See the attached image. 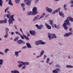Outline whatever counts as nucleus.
I'll return each mask as SVG.
<instances>
[{
    "instance_id": "nucleus-60",
    "label": "nucleus",
    "mask_w": 73,
    "mask_h": 73,
    "mask_svg": "<svg viewBox=\"0 0 73 73\" xmlns=\"http://www.w3.org/2000/svg\"><path fill=\"white\" fill-rule=\"evenodd\" d=\"M68 58H70V56H68Z\"/></svg>"
},
{
    "instance_id": "nucleus-3",
    "label": "nucleus",
    "mask_w": 73,
    "mask_h": 73,
    "mask_svg": "<svg viewBox=\"0 0 73 73\" xmlns=\"http://www.w3.org/2000/svg\"><path fill=\"white\" fill-rule=\"evenodd\" d=\"M61 9L60 8H59L58 9L56 10L55 11H54L52 13V14H54L55 13H57L59 12V14L60 16H61L62 17H64V14L62 12H60V10Z\"/></svg>"
},
{
    "instance_id": "nucleus-39",
    "label": "nucleus",
    "mask_w": 73,
    "mask_h": 73,
    "mask_svg": "<svg viewBox=\"0 0 73 73\" xmlns=\"http://www.w3.org/2000/svg\"><path fill=\"white\" fill-rule=\"evenodd\" d=\"M15 33H16V34H17V35H19L20 36L21 35V34H20V33H19V32L17 31H16L15 32Z\"/></svg>"
},
{
    "instance_id": "nucleus-45",
    "label": "nucleus",
    "mask_w": 73,
    "mask_h": 73,
    "mask_svg": "<svg viewBox=\"0 0 73 73\" xmlns=\"http://www.w3.org/2000/svg\"><path fill=\"white\" fill-rule=\"evenodd\" d=\"M20 31H21V32H22L23 35V34H24V33H23V31L22 30V29L21 28H20Z\"/></svg>"
},
{
    "instance_id": "nucleus-20",
    "label": "nucleus",
    "mask_w": 73,
    "mask_h": 73,
    "mask_svg": "<svg viewBox=\"0 0 73 73\" xmlns=\"http://www.w3.org/2000/svg\"><path fill=\"white\" fill-rule=\"evenodd\" d=\"M67 19L68 20H69L73 22V18H71V17H68L67 18Z\"/></svg>"
},
{
    "instance_id": "nucleus-25",
    "label": "nucleus",
    "mask_w": 73,
    "mask_h": 73,
    "mask_svg": "<svg viewBox=\"0 0 73 73\" xmlns=\"http://www.w3.org/2000/svg\"><path fill=\"white\" fill-rule=\"evenodd\" d=\"M45 14L44 13H43L41 15V16L39 18V19H40L41 18H42L43 17L45 16Z\"/></svg>"
},
{
    "instance_id": "nucleus-42",
    "label": "nucleus",
    "mask_w": 73,
    "mask_h": 73,
    "mask_svg": "<svg viewBox=\"0 0 73 73\" xmlns=\"http://www.w3.org/2000/svg\"><path fill=\"white\" fill-rule=\"evenodd\" d=\"M70 2L73 4V5H71V7H73V0H71Z\"/></svg>"
},
{
    "instance_id": "nucleus-28",
    "label": "nucleus",
    "mask_w": 73,
    "mask_h": 73,
    "mask_svg": "<svg viewBox=\"0 0 73 73\" xmlns=\"http://www.w3.org/2000/svg\"><path fill=\"white\" fill-rule=\"evenodd\" d=\"M23 35L24 37L26 39V40H29V39L28 37L27 36H25V35H24V34H23Z\"/></svg>"
},
{
    "instance_id": "nucleus-23",
    "label": "nucleus",
    "mask_w": 73,
    "mask_h": 73,
    "mask_svg": "<svg viewBox=\"0 0 73 73\" xmlns=\"http://www.w3.org/2000/svg\"><path fill=\"white\" fill-rule=\"evenodd\" d=\"M22 63L23 64V65L25 66H26V65H29V62H22Z\"/></svg>"
},
{
    "instance_id": "nucleus-62",
    "label": "nucleus",
    "mask_w": 73,
    "mask_h": 73,
    "mask_svg": "<svg viewBox=\"0 0 73 73\" xmlns=\"http://www.w3.org/2000/svg\"><path fill=\"white\" fill-rule=\"evenodd\" d=\"M18 52H19H19H21V51H19Z\"/></svg>"
},
{
    "instance_id": "nucleus-55",
    "label": "nucleus",
    "mask_w": 73,
    "mask_h": 73,
    "mask_svg": "<svg viewBox=\"0 0 73 73\" xmlns=\"http://www.w3.org/2000/svg\"><path fill=\"white\" fill-rule=\"evenodd\" d=\"M13 34H14V32H12L11 33V35H13Z\"/></svg>"
},
{
    "instance_id": "nucleus-7",
    "label": "nucleus",
    "mask_w": 73,
    "mask_h": 73,
    "mask_svg": "<svg viewBox=\"0 0 73 73\" xmlns=\"http://www.w3.org/2000/svg\"><path fill=\"white\" fill-rule=\"evenodd\" d=\"M5 29H6L5 31H6V33L4 37L5 38H7V37L8 36V32L9 31V29H8V28H6Z\"/></svg>"
},
{
    "instance_id": "nucleus-64",
    "label": "nucleus",
    "mask_w": 73,
    "mask_h": 73,
    "mask_svg": "<svg viewBox=\"0 0 73 73\" xmlns=\"http://www.w3.org/2000/svg\"><path fill=\"white\" fill-rule=\"evenodd\" d=\"M1 38H0V41H1Z\"/></svg>"
},
{
    "instance_id": "nucleus-63",
    "label": "nucleus",
    "mask_w": 73,
    "mask_h": 73,
    "mask_svg": "<svg viewBox=\"0 0 73 73\" xmlns=\"http://www.w3.org/2000/svg\"><path fill=\"white\" fill-rule=\"evenodd\" d=\"M44 60H42V61H41V62H44Z\"/></svg>"
},
{
    "instance_id": "nucleus-41",
    "label": "nucleus",
    "mask_w": 73,
    "mask_h": 73,
    "mask_svg": "<svg viewBox=\"0 0 73 73\" xmlns=\"http://www.w3.org/2000/svg\"><path fill=\"white\" fill-rule=\"evenodd\" d=\"M4 20H0V24H3V23H4Z\"/></svg>"
},
{
    "instance_id": "nucleus-38",
    "label": "nucleus",
    "mask_w": 73,
    "mask_h": 73,
    "mask_svg": "<svg viewBox=\"0 0 73 73\" xmlns=\"http://www.w3.org/2000/svg\"><path fill=\"white\" fill-rule=\"evenodd\" d=\"M49 60H50V59H49V58H47L46 62L47 63H48V62H49Z\"/></svg>"
},
{
    "instance_id": "nucleus-2",
    "label": "nucleus",
    "mask_w": 73,
    "mask_h": 73,
    "mask_svg": "<svg viewBox=\"0 0 73 73\" xmlns=\"http://www.w3.org/2000/svg\"><path fill=\"white\" fill-rule=\"evenodd\" d=\"M14 16V15H11L10 17V15L9 14L7 15V18L9 19V24H13V21H15V19L13 18V16Z\"/></svg>"
},
{
    "instance_id": "nucleus-8",
    "label": "nucleus",
    "mask_w": 73,
    "mask_h": 73,
    "mask_svg": "<svg viewBox=\"0 0 73 73\" xmlns=\"http://www.w3.org/2000/svg\"><path fill=\"white\" fill-rule=\"evenodd\" d=\"M25 3L27 5H30L31 3L30 1L26 0V1L25 0Z\"/></svg>"
},
{
    "instance_id": "nucleus-22",
    "label": "nucleus",
    "mask_w": 73,
    "mask_h": 73,
    "mask_svg": "<svg viewBox=\"0 0 73 73\" xmlns=\"http://www.w3.org/2000/svg\"><path fill=\"white\" fill-rule=\"evenodd\" d=\"M21 6H22V7L23 8V11H25V8H24V7H25V4H24V3L21 4Z\"/></svg>"
},
{
    "instance_id": "nucleus-31",
    "label": "nucleus",
    "mask_w": 73,
    "mask_h": 73,
    "mask_svg": "<svg viewBox=\"0 0 73 73\" xmlns=\"http://www.w3.org/2000/svg\"><path fill=\"white\" fill-rule=\"evenodd\" d=\"M35 45H38L39 44H40V43H39V41H37L35 42Z\"/></svg>"
},
{
    "instance_id": "nucleus-12",
    "label": "nucleus",
    "mask_w": 73,
    "mask_h": 73,
    "mask_svg": "<svg viewBox=\"0 0 73 73\" xmlns=\"http://www.w3.org/2000/svg\"><path fill=\"white\" fill-rule=\"evenodd\" d=\"M62 25L63 28H64V29H65V30H67V29H68V27H67L66 26V23H64Z\"/></svg>"
},
{
    "instance_id": "nucleus-53",
    "label": "nucleus",
    "mask_w": 73,
    "mask_h": 73,
    "mask_svg": "<svg viewBox=\"0 0 73 73\" xmlns=\"http://www.w3.org/2000/svg\"><path fill=\"white\" fill-rule=\"evenodd\" d=\"M25 66H23V68H22V69H25Z\"/></svg>"
},
{
    "instance_id": "nucleus-47",
    "label": "nucleus",
    "mask_w": 73,
    "mask_h": 73,
    "mask_svg": "<svg viewBox=\"0 0 73 73\" xmlns=\"http://www.w3.org/2000/svg\"><path fill=\"white\" fill-rule=\"evenodd\" d=\"M22 62H23L19 61H18V63H19V64H22Z\"/></svg>"
},
{
    "instance_id": "nucleus-11",
    "label": "nucleus",
    "mask_w": 73,
    "mask_h": 73,
    "mask_svg": "<svg viewBox=\"0 0 73 73\" xmlns=\"http://www.w3.org/2000/svg\"><path fill=\"white\" fill-rule=\"evenodd\" d=\"M60 71V69L58 68H56L55 69V70H53L52 71V73H58V72Z\"/></svg>"
},
{
    "instance_id": "nucleus-32",
    "label": "nucleus",
    "mask_w": 73,
    "mask_h": 73,
    "mask_svg": "<svg viewBox=\"0 0 73 73\" xmlns=\"http://www.w3.org/2000/svg\"><path fill=\"white\" fill-rule=\"evenodd\" d=\"M3 63V60L2 59L0 60V65H2Z\"/></svg>"
},
{
    "instance_id": "nucleus-10",
    "label": "nucleus",
    "mask_w": 73,
    "mask_h": 73,
    "mask_svg": "<svg viewBox=\"0 0 73 73\" xmlns=\"http://www.w3.org/2000/svg\"><path fill=\"white\" fill-rule=\"evenodd\" d=\"M73 35V33L71 32H70L68 33H66V34L64 35V36L65 37H68V36H69L70 35Z\"/></svg>"
},
{
    "instance_id": "nucleus-29",
    "label": "nucleus",
    "mask_w": 73,
    "mask_h": 73,
    "mask_svg": "<svg viewBox=\"0 0 73 73\" xmlns=\"http://www.w3.org/2000/svg\"><path fill=\"white\" fill-rule=\"evenodd\" d=\"M3 0H0V6L1 7L3 5Z\"/></svg>"
},
{
    "instance_id": "nucleus-9",
    "label": "nucleus",
    "mask_w": 73,
    "mask_h": 73,
    "mask_svg": "<svg viewBox=\"0 0 73 73\" xmlns=\"http://www.w3.org/2000/svg\"><path fill=\"white\" fill-rule=\"evenodd\" d=\"M46 11L50 13H52V9H51L47 7L46 8Z\"/></svg>"
},
{
    "instance_id": "nucleus-59",
    "label": "nucleus",
    "mask_w": 73,
    "mask_h": 73,
    "mask_svg": "<svg viewBox=\"0 0 73 73\" xmlns=\"http://www.w3.org/2000/svg\"><path fill=\"white\" fill-rule=\"evenodd\" d=\"M29 36H30V34H28V37H29Z\"/></svg>"
},
{
    "instance_id": "nucleus-51",
    "label": "nucleus",
    "mask_w": 73,
    "mask_h": 73,
    "mask_svg": "<svg viewBox=\"0 0 73 73\" xmlns=\"http://www.w3.org/2000/svg\"><path fill=\"white\" fill-rule=\"evenodd\" d=\"M54 27H55V28H57V27H58V26H57L56 25V24H54Z\"/></svg>"
},
{
    "instance_id": "nucleus-54",
    "label": "nucleus",
    "mask_w": 73,
    "mask_h": 73,
    "mask_svg": "<svg viewBox=\"0 0 73 73\" xmlns=\"http://www.w3.org/2000/svg\"><path fill=\"white\" fill-rule=\"evenodd\" d=\"M72 28H70V29H69V31H72Z\"/></svg>"
},
{
    "instance_id": "nucleus-44",
    "label": "nucleus",
    "mask_w": 73,
    "mask_h": 73,
    "mask_svg": "<svg viewBox=\"0 0 73 73\" xmlns=\"http://www.w3.org/2000/svg\"><path fill=\"white\" fill-rule=\"evenodd\" d=\"M20 36H21V37L22 39H24V37L23 36L21 35H21Z\"/></svg>"
},
{
    "instance_id": "nucleus-43",
    "label": "nucleus",
    "mask_w": 73,
    "mask_h": 73,
    "mask_svg": "<svg viewBox=\"0 0 73 73\" xmlns=\"http://www.w3.org/2000/svg\"><path fill=\"white\" fill-rule=\"evenodd\" d=\"M9 9V8H8V7H7L5 9V13L7 12V11Z\"/></svg>"
},
{
    "instance_id": "nucleus-56",
    "label": "nucleus",
    "mask_w": 73,
    "mask_h": 73,
    "mask_svg": "<svg viewBox=\"0 0 73 73\" xmlns=\"http://www.w3.org/2000/svg\"><path fill=\"white\" fill-rule=\"evenodd\" d=\"M14 27L16 28V29H17V27H16V25H15Z\"/></svg>"
},
{
    "instance_id": "nucleus-49",
    "label": "nucleus",
    "mask_w": 73,
    "mask_h": 73,
    "mask_svg": "<svg viewBox=\"0 0 73 73\" xmlns=\"http://www.w3.org/2000/svg\"><path fill=\"white\" fill-rule=\"evenodd\" d=\"M0 54H2V55H4V54L3 52L0 51Z\"/></svg>"
},
{
    "instance_id": "nucleus-18",
    "label": "nucleus",
    "mask_w": 73,
    "mask_h": 73,
    "mask_svg": "<svg viewBox=\"0 0 73 73\" xmlns=\"http://www.w3.org/2000/svg\"><path fill=\"white\" fill-rule=\"evenodd\" d=\"M38 17H39V15H37L33 19V21H36V20H37V19H38Z\"/></svg>"
},
{
    "instance_id": "nucleus-33",
    "label": "nucleus",
    "mask_w": 73,
    "mask_h": 73,
    "mask_svg": "<svg viewBox=\"0 0 73 73\" xmlns=\"http://www.w3.org/2000/svg\"><path fill=\"white\" fill-rule=\"evenodd\" d=\"M19 39V37H16L14 39V41H16Z\"/></svg>"
},
{
    "instance_id": "nucleus-36",
    "label": "nucleus",
    "mask_w": 73,
    "mask_h": 73,
    "mask_svg": "<svg viewBox=\"0 0 73 73\" xmlns=\"http://www.w3.org/2000/svg\"><path fill=\"white\" fill-rule=\"evenodd\" d=\"M21 66H23V64H19L18 65V67H19V68H21Z\"/></svg>"
},
{
    "instance_id": "nucleus-6",
    "label": "nucleus",
    "mask_w": 73,
    "mask_h": 73,
    "mask_svg": "<svg viewBox=\"0 0 73 73\" xmlns=\"http://www.w3.org/2000/svg\"><path fill=\"white\" fill-rule=\"evenodd\" d=\"M17 42V43L18 44H24L25 43V42L21 40H18Z\"/></svg>"
},
{
    "instance_id": "nucleus-61",
    "label": "nucleus",
    "mask_w": 73,
    "mask_h": 73,
    "mask_svg": "<svg viewBox=\"0 0 73 73\" xmlns=\"http://www.w3.org/2000/svg\"><path fill=\"white\" fill-rule=\"evenodd\" d=\"M33 54H34V55H36V54L35 53H33Z\"/></svg>"
},
{
    "instance_id": "nucleus-26",
    "label": "nucleus",
    "mask_w": 73,
    "mask_h": 73,
    "mask_svg": "<svg viewBox=\"0 0 73 73\" xmlns=\"http://www.w3.org/2000/svg\"><path fill=\"white\" fill-rule=\"evenodd\" d=\"M11 73H19V72L18 71H17L16 70H14V71H12L11 72Z\"/></svg>"
},
{
    "instance_id": "nucleus-24",
    "label": "nucleus",
    "mask_w": 73,
    "mask_h": 73,
    "mask_svg": "<svg viewBox=\"0 0 73 73\" xmlns=\"http://www.w3.org/2000/svg\"><path fill=\"white\" fill-rule=\"evenodd\" d=\"M38 41L39 44H45V42H42L41 40H39Z\"/></svg>"
},
{
    "instance_id": "nucleus-34",
    "label": "nucleus",
    "mask_w": 73,
    "mask_h": 73,
    "mask_svg": "<svg viewBox=\"0 0 73 73\" xmlns=\"http://www.w3.org/2000/svg\"><path fill=\"white\" fill-rule=\"evenodd\" d=\"M20 0H15V1L16 3H20Z\"/></svg>"
},
{
    "instance_id": "nucleus-19",
    "label": "nucleus",
    "mask_w": 73,
    "mask_h": 73,
    "mask_svg": "<svg viewBox=\"0 0 73 73\" xmlns=\"http://www.w3.org/2000/svg\"><path fill=\"white\" fill-rule=\"evenodd\" d=\"M27 46L28 48H32V46L31 45V44H29V43H26Z\"/></svg>"
},
{
    "instance_id": "nucleus-4",
    "label": "nucleus",
    "mask_w": 73,
    "mask_h": 73,
    "mask_svg": "<svg viewBox=\"0 0 73 73\" xmlns=\"http://www.w3.org/2000/svg\"><path fill=\"white\" fill-rule=\"evenodd\" d=\"M48 37L49 38V40H51L52 38H51V37H52V38H56L57 37L56 35L54 34H51L50 35V34L49 33H48Z\"/></svg>"
},
{
    "instance_id": "nucleus-35",
    "label": "nucleus",
    "mask_w": 73,
    "mask_h": 73,
    "mask_svg": "<svg viewBox=\"0 0 73 73\" xmlns=\"http://www.w3.org/2000/svg\"><path fill=\"white\" fill-rule=\"evenodd\" d=\"M66 5H64V8L65 10H66L67 9V8H66Z\"/></svg>"
},
{
    "instance_id": "nucleus-37",
    "label": "nucleus",
    "mask_w": 73,
    "mask_h": 73,
    "mask_svg": "<svg viewBox=\"0 0 73 73\" xmlns=\"http://www.w3.org/2000/svg\"><path fill=\"white\" fill-rule=\"evenodd\" d=\"M7 19L6 18L4 19V23H7Z\"/></svg>"
},
{
    "instance_id": "nucleus-15",
    "label": "nucleus",
    "mask_w": 73,
    "mask_h": 73,
    "mask_svg": "<svg viewBox=\"0 0 73 73\" xmlns=\"http://www.w3.org/2000/svg\"><path fill=\"white\" fill-rule=\"evenodd\" d=\"M29 32L30 33L31 35L35 36L36 35V32L35 31H29Z\"/></svg>"
},
{
    "instance_id": "nucleus-14",
    "label": "nucleus",
    "mask_w": 73,
    "mask_h": 73,
    "mask_svg": "<svg viewBox=\"0 0 73 73\" xmlns=\"http://www.w3.org/2000/svg\"><path fill=\"white\" fill-rule=\"evenodd\" d=\"M49 21L50 22L49 24L51 25L52 28H54V24H53V21L50 20Z\"/></svg>"
},
{
    "instance_id": "nucleus-48",
    "label": "nucleus",
    "mask_w": 73,
    "mask_h": 73,
    "mask_svg": "<svg viewBox=\"0 0 73 73\" xmlns=\"http://www.w3.org/2000/svg\"><path fill=\"white\" fill-rule=\"evenodd\" d=\"M38 1V0H35V3H36Z\"/></svg>"
},
{
    "instance_id": "nucleus-16",
    "label": "nucleus",
    "mask_w": 73,
    "mask_h": 73,
    "mask_svg": "<svg viewBox=\"0 0 73 73\" xmlns=\"http://www.w3.org/2000/svg\"><path fill=\"white\" fill-rule=\"evenodd\" d=\"M44 53V50H42L41 52H40V54L39 56H36V57L37 58H38V57H41L42 56V55H43V54Z\"/></svg>"
},
{
    "instance_id": "nucleus-52",
    "label": "nucleus",
    "mask_w": 73,
    "mask_h": 73,
    "mask_svg": "<svg viewBox=\"0 0 73 73\" xmlns=\"http://www.w3.org/2000/svg\"><path fill=\"white\" fill-rule=\"evenodd\" d=\"M56 67H57V68H59V65L58 64H57L56 66Z\"/></svg>"
},
{
    "instance_id": "nucleus-50",
    "label": "nucleus",
    "mask_w": 73,
    "mask_h": 73,
    "mask_svg": "<svg viewBox=\"0 0 73 73\" xmlns=\"http://www.w3.org/2000/svg\"><path fill=\"white\" fill-rule=\"evenodd\" d=\"M46 57V56L45 55H44V57L43 58V60H44L45 58Z\"/></svg>"
},
{
    "instance_id": "nucleus-1",
    "label": "nucleus",
    "mask_w": 73,
    "mask_h": 73,
    "mask_svg": "<svg viewBox=\"0 0 73 73\" xmlns=\"http://www.w3.org/2000/svg\"><path fill=\"white\" fill-rule=\"evenodd\" d=\"M33 12L30 11L28 13V15H35L37 14V7H34L32 9Z\"/></svg>"
},
{
    "instance_id": "nucleus-30",
    "label": "nucleus",
    "mask_w": 73,
    "mask_h": 73,
    "mask_svg": "<svg viewBox=\"0 0 73 73\" xmlns=\"http://www.w3.org/2000/svg\"><path fill=\"white\" fill-rule=\"evenodd\" d=\"M66 68H73V66H72L71 65H67L66 66Z\"/></svg>"
},
{
    "instance_id": "nucleus-46",
    "label": "nucleus",
    "mask_w": 73,
    "mask_h": 73,
    "mask_svg": "<svg viewBox=\"0 0 73 73\" xmlns=\"http://www.w3.org/2000/svg\"><path fill=\"white\" fill-rule=\"evenodd\" d=\"M27 48V46H23L22 48V49H25V48Z\"/></svg>"
},
{
    "instance_id": "nucleus-13",
    "label": "nucleus",
    "mask_w": 73,
    "mask_h": 73,
    "mask_svg": "<svg viewBox=\"0 0 73 73\" xmlns=\"http://www.w3.org/2000/svg\"><path fill=\"white\" fill-rule=\"evenodd\" d=\"M45 25L47 29H51V26H50L48 24L46 23H45Z\"/></svg>"
},
{
    "instance_id": "nucleus-57",
    "label": "nucleus",
    "mask_w": 73,
    "mask_h": 73,
    "mask_svg": "<svg viewBox=\"0 0 73 73\" xmlns=\"http://www.w3.org/2000/svg\"><path fill=\"white\" fill-rule=\"evenodd\" d=\"M10 39L11 40H13V38H12V37H11L10 38Z\"/></svg>"
},
{
    "instance_id": "nucleus-21",
    "label": "nucleus",
    "mask_w": 73,
    "mask_h": 73,
    "mask_svg": "<svg viewBox=\"0 0 73 73\" xmlns=\"http://www.w3.org/2000/svg\"><path fill=\"white\" fill-rule=\"evenodd\" d=\"M64 22H65L66 23V24L67 25H70V23H69V21L67 19Z\"/></svg>"
},
{
    "instance_id": "nucleus-27",
    "label": "nucleus",
    "mask_w": 73,
    "mask_h": 73,
    "mask_svg": "<svg viewBox=\"0 0 73 73\" xmlns=\"http://www.w3.org/2000/svg\"><path fill=\"white\" fill-rule=\"evenodd\" d=\"M19 52L16 51L15 52V55L17 57L19 56Z\"/></svg>"
},
{
    "instance_id": "nucleus-5",
    "label": "nucleus",
    "mask_w": 73,
    "mask_h": 73,
    "mask_svg": "<svg viewBox=\"0 0 73 73\" xmlns=\"http://www.w3.org/2000/svg\"><path fill=\"white\" fill-rule=\"evenodd\" d=\"M35 26L36 28H37L38 29H41L42 28L44 27V25H40L39 26H38V25H36Z\"/></svg>"
},
{
    "instance_id": "nucleus-17",
    "label": "nucleus",
    "mask_w": 73,
    "mask_h": 73,
    "mask_svg": "<svg viewBox=\"0 0 73 73\" xmlns=\"http://www.w3.org/2000/svg\"><path fill=\"white\" fill-rule=\"evenodd\" d=\"M11 0H6V2H7V1H9V5H12V6L13 5V4L12 3V1H11Z\"/></svg>"
},
{
    "instance_id": "nucleus-40",
    "label": "nucleus",
    "mask_w": 73,
    "mask_h": 73,
    "mask_svg": "<svg viewBox=\"0 0 73 73\" xmlns=\"http://www.w3.org/2000/svg\"><path fill=\"white\" fill-rule=\"evenodd\" d=\"M8 51H9V49H6L5 50V53H7Z\"/></svg>"
},
{
    "instance_id": "nucleus-58",
    "label": "nucleus",
    "mask_w": 73,
    "mask_h": 73,
    "mask_svg": "<svg viewBox=\"0 0 73 73\" xmlns=\"http://www.w3.org/2000/svg\"><path fill=\"white\" fill-rule=\"evenodd\" d=\"M49 64H50V65H51L52 64V63L50 62Z\"/></svg>"
}]
</instances>
